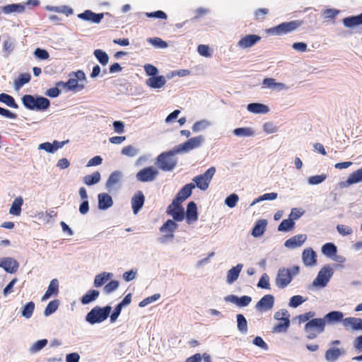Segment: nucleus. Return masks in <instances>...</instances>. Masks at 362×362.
<instances>
[{
	"label": "nucleus",
	"instance_id": "1a4fd4ad",
	"mask_svg": "<svg viewBox=\"0 0 362 362\" xmlns=\"http://www.w3.org/2000/svg\"><path fill=\"white\" fill-rule=\"evenodd\" d=\"M158 172L152 166L144 168L139 171L136 175L138 180L142 182L153 181L158 175Z\"/></svg>",
	"mask_w": 362,
	"mask_h": 362
},
{
	"label": "nucleus",
	"instance_id": "a211bd4d",
	"mask_svg": "<svg viewBox=\"0 0 362 362\" xmlns=\"http://www.w3.org/2000/svg\"><path fill=\"white\" fill-rule=\"evenodd\" d=\"M307 239L304 234L294 235L286 240L284 245L288 248H296L301 246Z\"/></svg>",
	"mask_w": 362,
	"mask_h": 362
},
{
	"label": "nucleus",
	"instance_id": "9d476101",
	"mask_svg": "<svg viewBox=\"0 0 362 362\" xmlns=\"http://www.w3.org/2000/svg\"><path fill=\"white\" fill-rule=\"evenodd\" d=\"M291 280L292 274L288 269L282 268L279 270L276 279V284L279 288H285L290 284Z\"/></svg>",
	"mask_w": 362,
	"mask_h": 362
},
{
	"label": "nucleus",
	"instance_id": "f257e3e1",
	"mask_svg": "<svg viewBox=\"0 0 362 362\" xmlns=\"http://www.w3.org/2000/svg\"><path fill=\"white\" fill-rule=\"evenodd\" d=\"M303 24V21L295 20L289 22H284L279 25L267 30V33L272 35L281 36L287 35L300 28Z\"/></svg>",
	"mask_w": 362,
	"mask_h": 362
},
{
	"label": "nucleus",
	"instance_id": "37998d69",
	"mask_svg": "<svg viewBox=\"0 0 362 362\" xmlns=\"http://www.w3.org/2000/svg\"><path fill=\"white\" fill-rule=\"evenodd\" d=\"M362 182V168L352 173L347 179L349 185Z\"/></svg>",
	"mask_w": 362,
	"mask_h": 362
},
{
	"label": "nucleus",
	"instance_id": "e2e57ef3",
	"mask_svg": "<svg viewBox=\"0 0 362 362\" xmlns=\"http://www.w3.org/2000/svg\"><path fill=\"white\" fill-rule=\"evenodd\" d=\"M238 201V196L235 194H232L226 199L225 203L228 207L233 208L235 206Z\"/></svg>",
	"mask_w": 362,
	"mask_h": 362
},
{
	"label": "nucleus",
	"instance_id": "2f4dec72",
	"mask_svg": "<svg viewBox=\"0 0 362 362\" xmlns=\"http://www.w3.org/2000/svg\"><path fill=\"white\" fill-rule=\"evenodd\" d=\"M100 292L97 290L90 289L83 295L81 298V302L83 305H87L98 298Z\"/></svg>",
	"mask_w": 362,
	"mask_h": 362
},
{
	"label": "nucleus",
	"instance_id": "3c124183",
	"mask_svg": "<svg viewBox=\"0 0 362 362\" xmlns=\"http://www.w3.org/2000/svg\"><path fill=\"white\" fill-rule=\"evenodd\" d=\"M233 134L237 136H250L253 134V131L249 127H240L235 129Z\"/></svg>",
	"mask_w": 362,
	"mask_h": 362
},
{
	"label": "nucleus",
	"instance_id": "79ce46f5",
	"mask_svg": "<svg viewBox=\"0 0 362 362\" xmlns=\"http://www.w3.org/2000/svg\"><path fill=\"white\" fill-rule=\"evenodd\" d=\"M35 98L33 95H25L22 98V103L26 108L35 110Z\"/></svg>",
	"mask_w": 362,
	"mask_h": 362
},
{
	"label": "nucleus",
	"instance_id": "69168bd1",
	"mask_svg": "<svg viewBox=\"0 0 362 362\" xmlns=\"http://www.w3.org/2000/svg\"><path fill=\"white\" fill-rule=\"evenodd\" d=\"M337 229L341 235H349L353 233L351 228L345 225L339 224L337 226Z\"/></svg>",
	"mask_w": 362,
	"mask_h": 362
},
{
	"label": "nucleus",
	"instance_id": "7ed1b4c3",
	"mask_svg": "<svg viewBox=\"0 0 362 362\" xmlns=\"http://www.w3.org/2000/svg\"><path fill=\"white\" fill-rule=\"evenodd\" d=\"M325 325V320L323 318H314L309 320L305 325L307 337L310 339L316 338L318 334L324 332Z\"/></svg>",
	"mask_w": 362,
	"mask_h": 362
},
{
	"label": "nucleus",
	"instance_id": "4d7b16f0",
	"mask_svg": "<svg viewBox=\"0 0 362 362\" xmlns=\"http://www.w3.org/2000/svg\"><path fill=\"white\" fill-rule=\"evenodd\" d=\"M160 295L159 293L153 294V296H148V297L144 298V300H142L139 303V305L140 307H145L147 305H148L149 303H151L157 300L158 299L160 298Z\"/></svg>",
	"mask_w": 362,
	"mask_h": 362
},
{
	"label": "nucleus",
	"instance_id": "6e6552de",
	"mask_svg": "<svg viewBox=\"0 0 362 362\" xmlns=\"http://www.w3.org/2000/svg\"><path fill=\"white\" fill-rule=\"evenodd\" d=\"M181 203V202L174 199L167 209V214L170 215L176 221H182L185 218V211Z\"/></svg>",
	"mask_w": 362,
	"mask_h": 362
},
{
	"label": "nucleus",
	"instance_id": "a18cd8bd",
	"mask_svg": "<svg viewBox=\"0 0 362 362\" xmlns=\"http://www.w3.org/2000/svg\"><path fill=\"white\" fill-rule=\"evenodd\" d=\"M120 176L121 174L118 171L112 173L106 182V187L109 189L118 183L120 179Z\"/></svg>",
	"mask_w": 362,
	"mask_h": 362
},
{
	"label": "nucleus",
	"instance_id": "0eeeda50",
	"mask_svg": "<svg viewBox=\"0 0 362 362\" xmlns=\"http://www.w3.org/2000/svg\"><path fill=\"white\" fill-rule=\"evenodd\" d=\"M215 173V167H211L204 174L194 177L193 178V181L196 183L195 186H197L201 190L204 191L207 189Z\"/></svg>",
	"mask_w": 362,
	"mask_h": 362
},
{
	"label": "nucleus",
	"instance_id": "c9c22d12",
	"mask_svg": "<svg viewBox=\"0 0 362 362\" xmlns=\"http://www.w3.org/2000/svg\"><path fill=\"white\" fill-rule=\"evenodd\" d=\"M322 252L328 257H333L337 252V247L332 243H325L322 247Z\"/></svg>",
	"mask_w": 362,
	"mask_h": 362
},
{
	"label": "nucleus",
	"instance_id": "5fc2aeb1",
	"mask_svg": "<svg viewBox=\"0 0 362 362\" xmlns=\"http://www.w3.org/2000/svg\"><path fill=\"white\" fill-rule=\"evenodd\" d=\"M277 195L278 194L276 192L264 194L263 195L259 197L257 199H255L252 203V205L264 200H274L277 198Z\"/></svg>",
	"mask_w": 362,
	"mask_h": 362
},
{
	"label": "nucleus",
	"instance_id": "8fccbe9b",
	"mask_svg": "<svg viewBox=\"0 0 362 362\" xmlns=\"http://www.w3.org/2000/svg\"><path fill=\"white\" fill-rule=\"evenodd\" d=\"M294 222L292 218L284 219L278 226L279 231H288L294 227Z\"/></svg>",
	"mask_w": 362,
	"mask_h": 362
},
{
	"label": "nucleus",
	"instance_id": "412c9836",
	"mask_svg": "<svg viewBox=\"0 0 362 362\" xmlns=\"http://www.w3.org/2000/svg\"><path fill=\"white\" fill-rule=\"evenodd\" d=\"M177 228V224L173 220L169 219L160 228V231L161 233H166L165 235L166 238H173L174 237L173 233Z\"/></svg>",
	"mask_w": 362,
	"mask_h": 362
},
{
	"label": "nucleus",
	"instance_id": "dca6fc26",
	"mask_svg": "<svg viewBox=\"0 0 362 362\" xmlns=\"http://www.w3.org/2000/svg\"><path fill=\"white\" fill-rule=\"evenodd\" d=\"M302 259L305 265L313 267L317 263V255L311 247H308L302 253Z\"/></svg>",
	"mask_w": 362,
	"mask_h": 362
},
{
	"label": "nucleus",
	"instance_id": "6ab92c4d",
	"mask_svg": "<svg viewBox=\"0 0 362 362\" xmlns=\"http://www.w3.org/2000/svg\"><path fill=\"white\" fill-rule=\"evenodd\" d=\"M186 219L188 224H191L198 219L197 207L194 202H190L187 204Z\"/></svg>",
	"mask_w": 362,
	"mask_h": 362
},
{
	"label": "nucleus",
	"instance_id": "de8ad7c7",
	"mask_svg": "<svg viewBox=\"0 0 362 362\" xmlns=\"http://www.w3.org/2000/svg\"><path fill=\"white\" fill-rule=\"evenodd\" d=\"M59 302L58 300H53L50 301L45 309L44 315L49 316L54 313L58 308Z\"/></svg>",
	"mask_w": 362,
	"mask_h": 362
},
{
	"label": "nucleus",
	"instance_id": "2eb2a0df",
	"mask_svg": "<svg viewBox=\"0 0 362 362\" xmlns=\"http://www.w3.org/2000/svg\"><path fill=\"white\" fill-rule=\"evenodd\" d=\"M346 329L362 330V318L349 317L342 320Z\"/></svg>",
	"mask_w": 362,
	"mask_h": 362
},
{
	"label": "nucleus",
	"instance_id": "39448f33",
	"mask_svg": "<svg viewBox=\"0 0 362 362\" xmlns=\"http://www.w3.org/2000/svg\"><path fill=\"white\" fill-rule=\"evenodd\" d=\"M274 318L279 321L273 328V332L280 333L287 331L290 325L289 314L286 310H281L274 315Z\"/></svg>",
	"mask_w": 362,
	"mask_h": 362
},
{
	"label": "nucleus",
	"instance_id": "58836bf2",
	"mask_svg": "<svg viewBox=\"0 0 362 362\" xmlns=\"http://www.w3.org/2000/svg\"><path fill=\"white\" fill-rule=\"evenodd\" d=\"M50 105L49 100L44 97H37L35 98V110H45Z\"/></svg>",
	"mask_w": 362,
	"mask_h": 362
},
{
	"label": "nucleus",
	"instance_id": "4468645a",
	"mask_svg": "<svg viewBox=\"0 0 362 362\" xmlns=\"http://www.w3.org/2000/svg\"><path fill=\"white\" fill-rule=\"evenodd\" d=\"M261 40V37L257 35H247L243 37L238 42V46L243 49H247L252 47Z\"/></svg>",
	"mask_w": 362,
	"mask_h": 362
},
{
	"label": "nucleus",
	"instance_id": "680f3d73",
	"mask_svg": "<svg viewBox=\"0 0 362 362\" xmlns=\"http://www.w3.org/2000/svg\"><path fill=\"white\" fill-rule=\"evenodd\" d=\"M137 153V150L131 145L124 147L122 150V153L129 157H134Z\"/></svg>",
	"mask_w": 362,
	"mask_h": 362
},
{
	"label": "nucleus",
	"instance_id": "473e14b6",
	"mask_svg": "<svg viewBox=\"0 0 362 362\" xmlns=\"http://www.w3.org/2000/svg\"><path fill=\"white\" fill-rule=\"evenodd\" d=\"M243 265L238 264L237 266L233 267L232 269L228 270L227 273V282L228 284L233 283L235 280L238 279L240 273L241 272Z\"/></svg>",
	"mask_w": 362,
	"mask_h": 362
},
{
	"label": "nucleus",
	"instance_id": "5701e85b",
	"mask_svg": "<svg viewBox=\"0 0 362 362\" xmlns=\"http://www.w3.org/2000/svg\"><path fill=\"white\" fill-rule=\"evenodd\" d=\"M343 25L347 28H353L362 25V13L358 16L346 17L342 20Z\"/></svg>",
	"mask_w": 362,
	"mask_h": 362
},
{
	"label": "nucleus",
	"instance_id": "4c0bfd02",
	"mask_svg": "<svg viewBox=\"0 0 362 362\" xmlns=\"http://www.w3.org/2000/svg\"><path fill=\"white\" fill-rule=\"evenodd\" d=\"M341 353L338 348H331L326 351L325 358L327 361L333 362L338 359Z\"/></svg>",
	"mask_w": 362,
	"mask_h": 362
},
{
	"label": "nucleus",
	"instance_id": "f3484780",
	"mask_svg": "<svg viewBox=\"0 0 362 362\" xmlns=\"http://www.w3.org/2000/svg\"><path fill=\"white\" fill-rule=\"evenodd\" d=\"M78 17L84 21L99 23L103 18L104 13H95L90 10H86L84 12L79 13Z\"/></svg>",
	"mask_w": 362,
	"mask_h": 362
},
{
	"label": "nucleus",
	"instance_id": "0e129e2a",
	"mask_svg": "<svg viewBox=\"0 0 362 362\" xmlns=\"http://www.w3.org/2000/svg\"><path fill=\"white\" fill-rule=\"evenodd\" d=\"M304 302V300L301 296L296 295L291 298L289 301V306L296 308Z\"/></svg>",
	"mask_w": 362,
	"mask_h": 362
},
{
	"label": "nucleus",
	"instance_id": "bf43d9fd",
	"mask_svg": "<svg viewBox=\"0 0 362 362\" xmlns=\"http://www.w3.org/2000/svg\"><path fill=\"white\" fill-rule=\"evenodd\" d=\"M326 179V175L324 174L311 176L308 178V183L310 185H318Z\"/></svg>",
	"mask_w": 362,
	"mask_h": 362
},
{
	"label": "nucleus",
	"instance_id": "ea45409f",
	"mask_svg": "<svg viewBox=\"0 0 362 362\" xmlns=\"http://www.w3.org/2000/svg\"><path fill=\"white\" fill-rule=\"evenodd\" d=\"M0 102L6 104L10 107H13L15 109L18 108V104L16 103L14 98L6 93H1L0 94Z\"/></svg>",
	"mask_w": 362,
	"mask_h": 362
},
{
	"label": "nucleus",
	"instance_id": "a878e982",
	"mask_svg": "<svg viewBox=\"0 0 362 362\" xmlns=\"http://www.w3.org/2000/svg\"><path fill=\"white\" fill-rule=\"evenodd\" d=\"M344 314L340 311H332L326 314L323 318L325 320V324H334L342 322L344 320Z\"/></svg>",
	"mask_w": 362,
	"mask_h": 362
},
{
	"label": "nucleus",
	"instance_id": "423d86ee",
	"mask_svg": "<svg viewBox=\"0 0 362 362\" xmlns=\"http://www.w3.org/2000/svg\"><path fill=\"white\" fill-rule=\"evenodd\" d=\"M204 141L203 136L199 135L192 137L187 141L175 147V152L177 153H187L191 150L199 148Z\"/></svg>",
	"mask_w": 362,
	"mask_h": 362
},
{
	"label": "nucleus",
	"instance_id": "393cba45",
	"mask_svg": "<svg viewBox=\"0 0 362 362\" xmlns=\"http://www.w3.org/2000/svg\"><path fill=\"white\" fill-rule=\"evenodd\" d=\"M98 208L102 210H105L113 204L112 197L107 193H100L98 196Z\"/></svg>",
	"mask_w": 362,
	"mask_h": 362
},
{
	"label": "nucleus",
	"instance_id": "cd10ccee",
	"mask_svg": "<svg viewBox=\"0 0 362 362\" xmlns=\"http://www.w3.org/2000/svg\"><path fill=\"white\" fill-rule=\"evenodd\" d=\"M1 11L6 13H23L25 11V5L23 4H12L1 7Z\"/></svg>",
	"mask_w": 362,
	"mask_h": 362
},
{
	"label": "nucleus",
	"instance_id": "f03ea898",
	"mask_svg": "<svg viewBox=\"0 0 362 362\" xmlns=\"http://www.w3.org/2000/svg\"><path fill=\"white\" fill-rule=\"evenodd\" d=\"M111 310L109 305L103 308L95 306L86 315V320L91 325L102 322L108 317Z\"/></svg>",
	"mask_w": 362,
	"mask_h": 362
},
{
	"label": "nucleus",
	"instance_id": "c85d7f7f",
	"mask_svg": "<svg viewBox=\"0 0 362 362\" xmlns=\"http://www.w3.org/2000/svg\"><path fill=\"white\" fill-rule=\"evenodd\" d=\"M267 221L265 219L258 220L255 226L253 227L252 235V236L257 238L262 235L266 230Z\"/></svg>",
	"mask_w": 362,
	"mask_h": 362
},
{
	"label": "nucleus",
	"instance_id": "774afa93",
	"mask_svg": "<svg viewBox=\"0 0 362 362\" xmlns=\"http://www.w3.org/2000/svg\"><path fill=\"white\" fill-rule=\"evenodd\" d=\"M251 300V297L247 296H243L240 298L238 297L237 305L239 307L247 306L250 303Z\"/></svg>",
	"mask_w": 362,
	"mask_h": 362
},
{
	"label": "nucleus",
	"instance_id": "864d4df0",
	"mask_svg": "<svg viewBox=\"0 0 362 362\" xmlns=\"http://www.w3.org/2000/svg\"><path fill=\"white\" fill-rule=\"evenodd\" d=\"M119 281L116 280H112L110 281L108 284H107L103 290L104 292L107 294H110L117 289L119 287Z\"/></svg>",
	"mask_w": 362,
	"mask_h": 362
},
{
	"label": "nucleus",
	"instance_id": "c03bdc74",
	"mask_svg": "<svg viewBox=\"0 0 362 362\" xmlns=\"http://www.w3.org/2000/svg\"><path fill=\"white\" fill-rule=\"evenodd\" d=\"M237 327L238 330L242 333L247 332V322L242 314L237 315Z\"/></svg>",
	"mask_w": 362,
	"mask_h": 362
},
{
	"label": "nucleus",
	"instance_id": "bb28decb",
	"mask_svg": "<svg viewBox=\"0 0 362 362\" xmlns=\"http://www.w3.org/2000/svg\"><path fill=\"white\" fill-rule=\"evenodd\" d=\"M166 83V79L163 76H155L150 77L146 81V85L152 88H160Z\"/></svg>",
	"mask_w": 362,
	"mask_h": 362
},
{
	"label": "nucleus",
	"instance_id": "a19ab883",
	"mask_svg": "<svg viewBox=\"0 0 362 362\" xmlns=\"http://www.w3.org/2000/svg\"><path fill=\"white\" fill-rule=\"evenodd\" d=\"M31 76L28 73L21 74L18 76V78L14 81L15 88L18 90L23 85L28 83L30 81Z\"/></svg>",
	"mask_w": 362,
	"mask_h": 362
},
{
	"label": "nucleus",
	"instance_id": "aec40b11",
	"mask_svg": "<svg viewBox=\"0 0 362 362\" xmlns=\"http://www.w3.org/2000/svg\"><path fill=\"white\" fill-rule=\"evenodd\" d=\"M145 197L141 191H138L132 199V206L134 214H136L142 208Z\"/></svg>",
	"mask_w": 362,
	"mask_h": 362
},
{
	"label": "nucleus",
	"instance_id": "72a5a7b5",
	"mask_svg": "<svg viewBox=\"0 0 362 362\" xmlns=\"http://www.w3.org/2000/svg\"><path fill=\"white\" fill-rule=\"evenodd\" d=\"M23 204V199L21 197L16 198L9 209V213L13 216H20L21 213V206Z\"/></svg>",
	"mask_w": 362,
	"mask_h": 362
},
{
	"label": "nucleus",
	"instance_id": "f704fd0d",
	"mask_svg": "<svg viewBox=\"0 0 362 362\" xmlns=\"http://www.w3.org/2000/svg\"><path fill=\"white\" fill-rule=\"evenodd\" d=\"M112 276V273L103 272L95 276L94 279V286L95 287H100L104 285Z\"/></svg>",
	"mask_w": 362,
	"mask_h": 362
},
{
	"label": "nucleus",
	"instance_id": "6e6d98bb",
	"mask_svg": "<svg viewBox=\"0 0 362 362\" xmlns=\"http://www.w3.org/2000/svg\"><path fill=\"white\" fill-rule=\"evenodd\" d=\"M47 342H48L47 340L45 339L37 340L31 346V349H30L31 351L37 352V351H40L47 344Z\"/></svg>",
	"mask_w": 362,
	"mask_h": 362
},
{
	"label": "nucleus",
	"instance_id": "4be33fe9",
	"mask_svg": "<svg viewBox=\"0 0 362 362\" xmlns=\"http://www.w3.org/2000/svg\"><path fill=\"white\" fill-rule=\"evenodd\" d=\"M59 293V281L57 279H53L47 288V290L42 297V300H46L52 296H57Z\"/></svg>",
	"mask_w": 362,
	"mask_h": 362
},
{
	"label": "nucleus",
	"instance_id": "e433bc0d",
	"mask_svg": "<svg viewBox=\"0 0 362 362\" xmlns=\"http://www.w3.org/2000/svg\"><path fill=\"white\" fill-rule=\"evenodd\" d=\"M100 180V173L98 171L83 177V181L86 185H93L97 184Z\"/></svg>",
	"mask_w": 362,
	"mask_h": 362
},
{
	"label": "nucleus",
	"instance_id": "338daca9",
	"mask_svg": "<svg viewBox=\"0 0 362 362\" xmlns=\"http://www.w3.org/2000/svg\"><path fill=\"white\" fill-rule=\"evenodd\" d=\"M144 67L146 74L151 77L156 76L158 72V69L152 64H147Z\"/></svg>",
	"mask_w": 362,
	"mask_h": 362
},
{
	"label": "nucleus",
	"instance_id": "20e7f679",
	"mask_svg": "<svg viewBox=\"0 0 362 362\" xmlns=\"http://www.w3.org/2000/svg\"><path fill=\"white\" fill-rule=\"evenodd\" d=\"M177 153L173 151L164 152L160 154L157 158L158 167L164 171L172 170L177 164V160L174 158V155Z\"/></svg>",
	"mask_w": 362,
	"mask_h": 362
},
{
	"label": "nucleus",
	"instance_id": "603ef678",
	"mask_svg": "<svg viewBox=\"0 0 362 362\" xmlns=\"http://www.w3.org/2000/svg\"><path fill=\"white\" fill-rule=\"evenodd\" d=\"M263 86L268 88H276L281 87L284 88V84L281 83H276L274 78H266L263 80L262 82Z\"/></svg>",
	"mask_w": 362,
	"mask_h": 362
},
{
	"label": "nucleus",
	"instance_id": "13d9d810",
	"mask_svg": "<svg viewBox=\"0 0 362 362\" xmlns=\"http://www.w3.org/2000/svg\"><path fill=\"white\" fill-rule=\"evenodd\" d=\"M257 286L259 288H265V289L270 288L269 278L267 274H264L261 276V278L257 284Z\"/></svg>",
	"mask_w": 362,
	"mask_h": 362
},
{
	"label": "nucleus",
	"instance_id": "f8f14e48",
	"mask_svg": "<svg viewBox=\"0 0 362 362\" xmlns=\"http://www.w3.org/2000/svg\"><path fill=\"white\" fill-rule=\"evenodd\" d=\"M19 267L18 262L12 257L0 258V267L8 273H15Z\"/></svg>",
	"mask_w": 362,
	"mask_h": 362
},
{
	"label": "nucleus",
	"instance_id": "052dcab7",
	"mask_svg": "<svg viewBox=\"0 0 362 362\" xmlns=\"http://www.w3.org/2000/svg\"><path fill=\"white\" fill-rule=\"evenodd\" d=\"M145 16L148 18H156L160 19H166L167 14L163 11H156L153 12H146Z\"/></svg>",
	"mask_w": 362,
	"mask_h": 362
},
{
	"label": "nucleus",
	"instance_id": "7c9ffc66",
	"mask_svg": "<svg viewBox=\"0 0 362 362\" xmlns=\"http://www.w3.org/2000/svg\"><path fill=\"white\" fill-rule=\"evenodd\" d=\"M57 86H62L64 88H67L69 90H75L77 88H79L80 89L83 88V86H78V81L77 78H69L66 82L64 81H58L56 83Z\"/></svg>",
	"mask_w": 362,
	"mask_h": 362
},
{
	"label": "nucleus",
	"instance_id": "b1692460",
	"mask_svg": "<svg viewBox=\"0 0 362 362\" xmlns=\"http://www.w3.org/2000/svg\"><path fill=\"white\" fill-rule=\"evenodd\" d=\"M195 187V185L193 183H189L185 185L177 194L175 199L182 202L187 199L192 194V189Z\"/></svg>",
	"mask_w": 362,
	"mask_h": 362
},
{
	"label": "nucleus",
	"instance_id": "09e8293b",
	"mask_svg": "<svg viewBox=\"0 0 362 362\" xmlns=\"http://www.w3.org/2000/svg\"><path fill=\"white\" fill-rule=\"evenodd\" d=\"M35 309V303L33 301H30L25 304L22 310V315L29 319L31 317Z\"/></svg>",
	"mask_w": 362,
	"mask_h": 362
},
{
	"label": "nucleus",
	"instance_id": "49530a36",
	"mask_svg": "<svg viewBox=\"0 0 362 362\" xmlns=\"http://www.w3.org/2000/svg\"><path fill=\"white\" fill-rule=\"evenodd\" d=\"M94 55L102 65L105 66L108 63L109 57L105 52L101 49H95Z\"/></svg>",
	"mask_w": 362,
	"mask_h": 362
},
{
	"label": "nucleus",
	"instance_id": "9b49d317",
	"mask_svg": "<svg viewBox=\"0 0 362 362\" xmlns=\"http://www.w3.org/2000/svg\"><path fill=\"white\" fill-rule=\"evenodd\" d=\"M332 273V269L330 267H323L314 280L313 285L325 286L329 281Z\"/></svg>",
	"mask_w": 362,
	"mask_h": 362
},
{
	"label": "nucleus",
	"instance_id": "ddd939ff",
	"mask_svg": "<svg viewBox=\"0 0 362 362\" xmlns=\"http://www.w3.org/2000/svg\"><path fill=\"white\" fill-rule=\"evenodd\" d=\"M274 304V298L271 294L263 296L256 304L257 310L262 311H268L271 310Z\"/></svg>",
	"mask_w": 362,
	"mask_h": 362
},
{
	"label": "nucleus",
	"instance_id": "c756f323",
	"mask_svg": "<svg viewBox=\"0 0 362 362\" xmlns=\"http://www.w3.org/2000/svg\"><path fill=\"white\" fill-rule=\"evenodd\" d=\"M247 110L255 114H265L269 112V107L264 104L253 103L247 105Z\"/></svg>",
	"mask_w": 362,
	"mask_h": 362
}]
</instances>
